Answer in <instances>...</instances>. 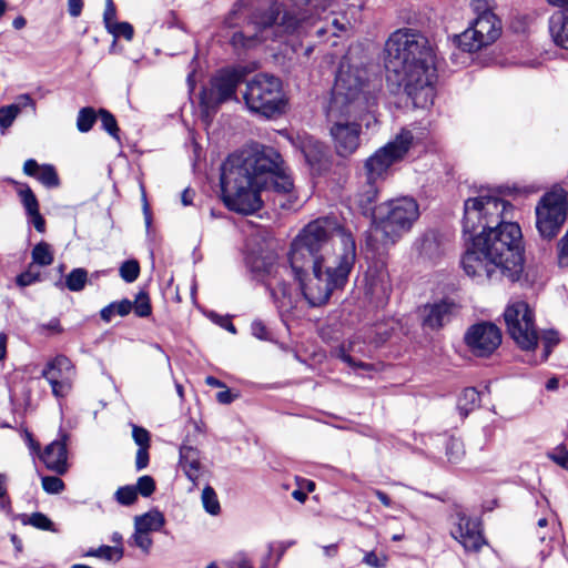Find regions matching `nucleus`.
Listing matches in <instances>:
<instances>
[{
    "label": "nucleus",
    "instance_id": "32",
    "mask_svg": "<svg viewBox=\"0 0 568 568\" xmlns=\"http://www.w3.org/2000/svg\"><path fill=\"white\" fill-rule=\"evenodd\" d=\"M32 262L40 266H48L53 262L51 247L47 242H40L32 248Z\"/></svg>",
    "mask_w": 568,
    "mask_h": 568
},
{
    "label": "nucleus",
    "instance_id": "7",
    "mask_svg": "<svg viewBox=\"0 0 568 568\" xmlns=\"http://www.w3.org/2000/svg\"><path fill=\"white\" fill-rule=\"evenodd\" d=\"M221 171L222 199L229 210L250 215L262 207L261 191L266 190L265 186L226 162Z\"/></svg>",
    "mask_w": 568,
    "mask_h": 568
},
{
    "label": "nucleus",
    "instance_id": "46",
    "mask_svg": "<svg viewBox=\"0 0 568 568\" xmlns=\"http://www.w3.org/2000/svg\"><path fill=\"white\" fill-rule=\"evenodd\" d=\"M42 488L48 494H59L64 489V483L57 476L42 477Z\"/></svg>",
    "mask_w": 568,
    "mask_h": 568
},
{
    "label": "nucleus",
    "instance_id": "63",
    "mask_svg": "<svg viewBox=\"0 0 568 568\" xmlns=\"http://www.w3.org/2000/svg\"><path fill=\"white\" fill-rule=\"evenodd\" d=\"M234 398L235 395H233L230 389H224L216 394L217 402L223 405L231 404L234 400Z\"/></svg>",
    "mask_w": 568,
    "mask_h": 568
},
{
    "label": "nucleus",
    "instance_id": "2",
    "mask_svg": "<svg viewBox=\"0 0 568 568\" xmlns=\"http://www.w3.org/2000/svg\"><path fill=\"white\" fill-rule=\"evenodd\" d=\"M379 91V81L371 80L366 69L341 65L326 109L329 135L338 156L348 158L359 148L361 120L377 105Z\"/></svg>",
    "mask_w": 568,
    "mask_h": 568
},
{
    "label": "nucleus",
    "instance_id": "27",
    "mask_svg": "<svg viewBox=\"0 0 568 568\" xmlns=\"http://www.w3.org/2000/svg\"><path fill=\"white\" fill-rule=\"evenodd\" d=\"M549 31L555 43L568 50V11H557L551 14Z\"/></svg>",
    "mask_w": 568,
    "mask_h": 568
},
{
    "label": "nucleus",
    "instance_id": "31",
    "mask_svg": "<svg viewBox=\"0 0 568 568\" xmlns=\"http://www.w3.org/2000/svg\"><path fill=\"white\" fill-rule=\"evenodd\" d=\"M88 282V271L83 267L73 268L65 276V286L71 292H81Z\"/></svg>",
    "mask_w": 568,
    "mask_h": 568
},
{
    "label": "nucleus",
    "instance_id": "16",
    "mask_svg": "<svg viewBox=\"0 0 568 568\" xmlns=\"http://www.w3.org/2000/svg\"><path fill=\"white\" fill-rule=\"evenodd\" d=\"M282 13V6L277 2L271 3L266 9L256 10L251 21L256 31L252 36H246L242 31L234 32L230 43L234 49H251L268 38V29L276 28Z\"/></svg>",
    "mask_w": 568,
    "mask_h": 568
},
{
    "label": "nucleus",
    "instance_id": "55",
    "mask_svg": "<svg viewBox=\"0 0 568 568\" xmlns=\"http://www.w3.org/2000/svg\"><path fill=\"white\" fill-rule=\"evenodd\" d=\"M386 556L378 557L375 551H368L363 558V562L373 568H382L386 564Z\"/></svg>",
    "mask_w": 568,
    "mask_h": 568
},
{
    "label": "nucleus",
    "instance_id": "20",
    "mask_svg": "<svg viewBox=\"0 0 568 568\" xmlns=\"http://www.w3.org/2000/svg\"><path fill=\"white\" fill-rule=\"evenodd\" d=\"M68 439L67 433H60L59 438L49 444L41 455L47 468L59 475H63L68 470Z\"/></svg>",
    "mask_w": 568,
    "mask_h": 568
},
{
    "label": "nucleus",
    "instance_id": "19",
    "mask_svg": "<svg viewBox=\"0 0 568 568\" xmlns=\"http://www.w3.org/2000/svg\"><path fill=\"white\" fill-rule=\"evenodd\" d=\"M455 527L452 536L463 545L466 550L477 551L484 544V537L477 525L463 511H457Z\"/></svg>",
    "mask_w": 568,
    "mask_h": 568
},
{
    "label": "nucleus",
    "instance_id": "50",
    "mask_svg": "<svg viewBox=\"0 0 568 568\" xmlns=\"http://www.w3.org/2000/svg\"><path fill=\"white\" fill-rule=\"evenodd\" d=\"M116 8L113 0H105V8L103 12V23L106 30H111V26L118 22Z\"/></svg>",
    "mask_w": 568,
    "mask_h": 568
},
{
    "label": "nucleus",
    "instance_id": "28",
    "mask_svg": "<svg viewBox=\"0 0 568 568\" xmlns=\"http://www.w3.org/2000/svg\"><path fill=\"white\" fill-rule=\"evenodd\" d=\"M164 521V516L160 511H149L142 516L135 517L134 528L148 532L152 530L156 531L163 527Z\"/></svg>",
    "mask_w": 568,
    "mask_h": 568
},
{
    "label": "nucleus",
    "instance_id": "15",
    "mask_svg": "<svg viewBox=\"0 0 568 568\" xmlns=\"http://www.w3.org/2000/svg\"><path fill=\"white\" fill-rule=\"evenodd\" d=\"M246 265L255 278L265 282L275 302L280 301V295L283 298L290 295V285L277 278L278 275L288 270L286 266L276 265L272 255L250 254L246 256Z\"/></svg>",
    "mask_w": 568,
    "mask_h": 568
},
{
    "label": "nucleus",
    "instance_id": "58",
    "mask_svg": "<svg viewBox=\"0 0 568 568\" xmlns=\"http://www.w3.org/2000/svg\"><path fill=\"white\" fill-rule=\"evenodd\" d=\"M112 304L114 305L115 314L120 316H125L130 314L133 307V303L128 298H124L120 302H112Z\"/></svg>",
    "mask_w": 568,
    "mask_h": 568
},
{
    "label": "nucleus",
    "instance_id": "42",
    "mask_svg": "<svg viewBox=\"0 0 568 568\" xmlns=\"http://www.w3.org/2000/svg\"><path fill=\"white\" fill-rule=\"evenodd\" d=\"M114 499L122 506H131L138 499V490L134 486H123L114 493Z\"/></svg>",
    "mask_w": 568,
    "mask_h": 568
},
{
    "label": "nucleus",
    "instance_id": "37",
    "mask_svg": "<svg viewBox=\"0 0 568 568\" xmlns=\"http://www.w3.org/2000/svg\"><path fill=\"white\" fill-rule=\"evenodd\" d=\"M109 33H111L114 37V41L110 48V51L113 50L116 43V39L120 37H123L126 41H131L134 36V29L131 23L129 22H115L111 26V30H106Z\"/></svg>",
    "mask_w": 568,
    "mask_h": 568
},
{
    "label": "nucleus",
    "instance_id": "61",
    "mask_svg": "<svg viewBox=\"0 0 568 568\" xmlns=\"http://www.w3.org/2000/svg\"><path fill=\"white\" fill-rule=\"evenodd\" d=\"M338 357L347 363L349 366L352 367H362V368H365L367 367L368 365L365 364V363H362V362H356L349 354L346 353V351L344 348H341L338 351Z\"/></svg>",
    "mask_w": 568,
    "mask_h": 568
},
{
    "label": "nucleus",
    "instance_id": "18",
    "mask_svg": "<svg viewBox=\"0 0 568 568\" xmlns=\"http://www.w3.org/2000/svg\"><path fill=\"white\" fill-rule=\"evenodd\" d=\"M75 375V366L62 354L50 359L41 372V377L49 383L57 399L64 398L71 393Z\"/></svg>",
    "mask_w": 568,
    "mask_h": 568
},
{
    "label": "nucleus",
    "instance_id": "44",
    "mask_svg": "<svg viewBox=\"0 0 568 568\" xmlns=\"http://www.w3.org/2000/svg\"><path fill=\"white\" fill-rule=\"evenodd\" d=\"M22 523L42 530H51L53 526L52 521L42 513H33L27 519H23Z\"/></svg>",
    "mask_w": 568,
    "mask_h": 568
},
{
    "label": "nucleus",
    "instance_id": "39",
    "mask_svg": "<svg viewBox=\"0 0 568 568\" xmlns=\"http://www.w3.org/2000/svg\"><path fill=\"white\" fill-rule=\"evenodd\" d=\"M119 273L124 282L132 283L140 275V264L136 260H128L121 264Z\"/></svg>",
    "mask_w": 568,
    "mask_h": 568
},
{
    "label": "nucleus",
    "instance_id": "57",
    "mask_svg": "<svg viewBox=\"0 0 568 568\" xmlns=\"http://www.w3.org/2000/svg\"><path fill=\"white\" fill-rule=\"evenodd\" d=\"M11 105H17L19 108V113L21 112L22 109L28 108V106H30L32 109V111L36 112V102L31 98V95L28 93L20 94L17 98V102L12 103Z\"/></svg>",
    "mask_w": 568,
    "mask_h": 568
},
{
    "label": "nucleus",
    "instance_id": "4",
    "mask_svg": "<svg viewBox=\"0 0 568 568\" xmlns=\"http://www.w3.org/2000/svg\"><path fill=\"white\" fill-rule=\"evenodd\" d=\"M462 265L468 276L491 280L499 272L511 282L524 268V246L520 226L506 221L467 242Z\"/></svg>",
    "mask_w": 568,
    "mask_h": 568
},
{
    "label": "nucleus",
    "instance_id": "56",
    "mask_svg": "<svg viewBox=\"0 0 568 568\" xmlns=\"http://www.w3.org/2000/svg\"><path fill=\"white\" fill-rule=\"evenodd\" d=\"M149 448L150 447H141L138 448L135 456V467L138 470H142L149 465Z\"/></svg>",
    "mask_w": 568,
    "mask_h": 568
},
{
    "label": "nucleus",
    "instance_id": "62",
    "mask_svg": "<svg viewBox=\"0 0 568 568\" xmlns=\"http://www.w3.org/2000/svg\"><path fill=\"white\" fill-rule=\"evenodd\" d=\"M82 9L83 0H68V11L71 17H79L82 12Z\"/></svg>",
    "mask_w": 568,
    "mask_h": 568
},
{
    "label": "nucleus",
    "instance_id": "23",
    "mask_svg": "<svg viewBox=\"0 0 568 568\" xmlns=\"http://www.w3.org/2000/svg\"><path fill=\"white\" fill-rule=\"evenodd\" d=\"M179 464L187 479L196 486L203 470L201 452L193 446L182 444L179 449Z\"/></svg>",
    "mask_w": 568,
    "mask_h": 568
},
{
    "label": "nucleus",
    "instance_id": "10",
    "mask_svg": "<svg viewBox=\"0 0 568 568\" xmlns=\"http://www.w3.org/2000/svg\"><path fill=\"white\" fill-rule=\"evenodd\" d=\"M535 213L540 237L546 241L555 239L567 220V192L562 187L546 192L538 201Z\"/></svg>",
    "mask_w": 568,
    "mask_h": 568
},
{
    "label": "nucleus",
    "instance_id": "47",
    "mask_svg": "<svg viewBox=\"0 0 568 568\" xmlns=\"http://www.w3.org/2000/svg\"><path fill=\"white\" fill-rule=\"evenodd\" d=\"M135 489L138 494H141L143 497H149L155 490V481L151 476L144 475L138 479Z\"/></svg>",
    "mask_w": 568,
    "mask_h": 568
},
{
    "label": "nucleus",
    "instance_id": "8",
    "mask_svg": "<svg viewBox=\"0 0 568 568\" xmlns=\"http://www.w3.org/2000/svg\"><path fill=\"white\" fill-rule=\"evenodd\" d=\"M243 99L252 113L266 119L285 113L288 102L281 79L270 73H257L246 81Z\"/></svg>",
    "mask_w": 568,
    "mask_h": 568
},
{
    "label": "nucleus",
    "instance_id": "53",
    "mask_svg": "<svg viewBox=\"0 0 568 568\" xmlns=\"http://www.w3.org/2000/svg\"><path fill=\"white\" fill-rule=\"evenodd\" d=\"M494 0H471L470 6L477 16L494 13L493 12Z\"/></svg>",
    "mask_w": 568,
    "mask_h": 568
},
{
    "label": "nucleus",
    "instance_id": "1",
    "mask_svg": "<svg viewBox=\"0 0 568 568\" xmlns=\"http://www.w3.org/2000/svg\"><path fill=\"white\" fill-rule=\"evenodd\" d=\"M356 260L351 232L328 219L308 223L294 239L288 253L291 272L310 306L324 305L348 280Z\"/></svg>",
    "mask_w": 568,
    "mask_h": 568
},
{
    "label": "nucleus",
    "instance_id": "54",
    "mask_svg": "<svg viewBox=\"0 0 568 568\" xmlns=\"http://www.w3.org/2000/svg\"><path fill=\"white\" fill-rule=\"evenodd\" d=\"M549 457L559 466L568 469V450L564 446H558L549 454Z\"/></svg>",
    "mask_w": 568,
    "mask_h": 568
},
{
    "label": "nucleus",
    "instance_id": "33",
    "mask_svg": "<svg viewBox=\"0 0 568 568\" xmlns=\"http://www.w3.org/2000/svg\"><path fill=\"white\" fill-rule=\"evenodd\" d=\"M97 116V112L91 106L80 109L77 118V129L82 133L89 132L93 128Z\"/></svg>",
    "mask_w": 568,
    "mask_h": 568
},
{
    "label": "nucleus",
    "instance_id": "13",
    "mask_svg": "<svg viewBox=\"0 0 568 568\" xmlns=\"http://www.w3.org/2000/svg\"><path fill=\"white\" fill-rule=\"evenodd\" d=\"M507 331L514 342L524 351L537 347L539 335L535 325V315L528 303L517 301L504 312Z\"/></svg>",
    "mask_w": 568,
    "mask_h": 568
},
{
    "label": "nucleus",
    "instance_id": "49",
    "mask_svg": "<svg viewBox=\"0 0 568 568\" xmlns=\"http://www.w3.org/2000/svg\"><path fill=\"white\" fill-rule=\"evenodd\" d=\"M135 531L133 534V542L136 547L142 549L144 552H149L152 546V539L149 536L148 531H143L141 529L134 528Z\"/></svg>",
    "mask_w": 568,
    "mask_h": 568
},
{
    "label": "nucleus",
    "instance_id": "59",
    "mask_svg": "<svg viewBox=\"0 0 568 568\" xmlns=\"http://www.w3.org/2000/svg\"><path fill=\"white\" fill-rule=\"evenodd\" d=\"M27 215L30 217V222L33 224L34 229L39 233H44V231H45V220L41 215L40 211H37L36 213H29Z\"/></svg>",
    "mask_w": 568,
    "mask_h": 568
},
{
    "label": "nucleus",
    "instance_id": "34",
    "mask_svg": "<svg viewBox=\"0 0 568 568\" xmlns=\"http://www.w3.org/2000/svg\"><path fill=\"white\" fill-rule=\"evenodd\" d=\"M88 556L103 558L109 561H119L123 557V548L121 546H101L98 549H91Z\"/></svg>",
    "mask_w": 568,
    "mask_h": 568
},
{
    "label": "nucleus",
    "instance_id": "24",
    "mask_svg": "<svg viewBox=\"0 0 568 568\" xmlns=\"http://www.w3.org/2000/svg\"><path fill=\"white\" fill-rule=\"evenodd\" d=\"M292 143L302 152L311 166L320 164L325 158V145L312 135L298 133L292 139Z\"/></svg>",
    "mask_w": 568,
    "mask_h": 568
},
{
    "label": "nucleus",
    "instance_id": "64",
    "mask_svg": "<svg viewBox=\"0 0 568 568\" xmlns=\"http://www.w3.org/2000/svg\"><path fill=\"white\" fill-rule=\"evenodd\" d=\"M115 315V308H114V305L112 303H110L109 305L104 306L101 311H100V316L101 318L109 323L111 322L112 317Z\"/></svg>",
    "mask_w": 568,
    "mask_h": 568
},
{
    "label": "nucleus",
    "instance_id": "38",
    "mask_svg": "<svg viewBox=\"0 0 568 568\" xmlns=\"http://www.w3.org/2000/svg\"><path fill=\"white\" fill-rule=\"evenodd\" d=\"M98 115L101 120V125H102V129L104 131H106L112 138H114L115 140H119V126H118V122L114 118V115L105 110V109H100L99 112H98Z\"/></svg>",
    "mask_w": 568,
    "mask_h": 568
},
{
    "label": "nucleus",
    "instance_id": "3",
    "mask_svg": "<svg viewBox=\"0 0 568 568\" xmlns=\"http://www.w3.org/2000/svg\"><path fill=\"white\" fill-rule=\"evenodd\" d=\"M384 62L388 80L404 88L414 106L433 104L436 55L425 36L407 28L394 31L385 43Z\"/></svg>",
    "mask_w": 568,
    "mask_h": 568
},
{
    "label": "nucleus",
    "instance_id": "21",
    "mask_svg": "<svg viewBox=\"0 0 568 568\" xmlns=\"http://www.w3.org/2000/svg\"><path fill=\"white\" fill-rule=\"evenodd\" d=\"M414 248L422 258L430 262L440 258L445 252L444 242L434 230H429L418 237L414 243Z\"/></svg>",
    "mask_w": 568,
    "mask_h": 568
},
{
    "label": "nucleus",
    "instance_id": "22",
    "mask_svg": "<svg viewBox=\"0 0 568 568\" xmlns=\"http://www.w3.org/2000/svg\"><path fill=\"white\" fill-rule=\"evenodd\" d=\"M378 196L377 180H371L365 175V181L361 184L354 194V203L358 206L365 216L376 215L377 209L375 203Z\"/></svg>",
    "mask_w": 568,
    "mask_h": 568
},
{
    "label": "nucleus",
    "instance_id": "9",
    "mask_svg": "<svg viewBox=\"0 0 568 568\" xmlns=\"http://www.w3.org/2000/svg\"><path fill=\"white\" fill-rule=\"evenodd\" d=\"M419 217V206L413 197L404 196L390 200L377 209L375 222L386 243H396L403 234L410 231Z\"/></svg>",
    "mask_w": 568,
    "mask_h": 568
},
{
    "label": "nucleus",
    "instance_id": "41",
    "mask_svg": "<svg viewBox=\"0 0 568 568\" xmlns=\"http://www.w3.org/2000/svg\"><path fill=\"white\" fill-rule=\"evenodd\" d=\"M465 455L463 442L458 438H449L446 443V456L450 463H458Z\"/></svg>",
    "mask_w": 568,
    "mask_h": 568
},
{
    "label": "nucleus",
    "instance_id": "5",
    "mask_svg": "<svg viewBox=\"0 0 568 568\" xmlns=\"http://www.w3.org/2000/svg\"><path fill=\"white\" fill-rule=\"evenodd\" d=\"M231 168H235L250 175L255 183L278 194H291L294 183L284 164L280 152L272 146L256 144L252 148L233 153L225 160Z\"/></svg>",
    "mask_w": 568,
    "mask_h": 568
},
{
    "label": "nucleus",
    "instance_id": "43",
    "mask_svg": "<svg viewBox=\"0 0 568 568\" xmlns=\"http://www.w3.org/2000/svg\"><path fill=\"white\" fill-rule=\"evenodd\" d=\"M19 115V108L17 105H4L0 108V129L3 132L10 128Z\"/></svg>",
    "mask_w": 568,
    "mask_h": 568
},
{
    "label": "nucleus",
    "instance_id": "35",
    "mask_svg": "<svg viewBox=\"0 0 568 568\" xmlns=\"http://www.w3.org/2000/svg\"><path fill=\"white\" fill-rule=\"evenodd\" d=\"M202 504L204 509L213 516L219 515L221 507L215 490L210 486H205L202 491Z\"/></svg>",
    "mask_w": 568,
    "mask_h": 568
},
{
    "label": "nucleus",
    "instance_id": "11",
    "mask_svg": "<svg viewBox=\"0 0 568 568\" xmlns=\"http://www.w3.org/2000/svg\"><path fill=\"white\" fill-rule=\"evenodd\" d=\"M253 71L247 65H236L220 70L210 82L209 89L200 94L201 105L206 110L216 111L224 102L236 99L237 85L245 81L246 75Z\"/></svg>",
    "mask_w": 568,
    "mask_h": 568
},
{
    "label": "nucleus",
    "instance_id": "52",
    "mask_svg": "<svg viewBox=\"0 0 568 568\" xmlns=\"http://www.w3.org/2000/svg\"><path fill=\"white\" fill-rule=\"evenodd\" d=\"M252 335L261 341L270 339L267 327L261 320H254L251 324Z\"/></svg>",
    "mask_w": 568,
    "mask_h": 568
},
{
    "label": "nucleus",
    "instance_id": "25",
    "mask_svg": "<svg viewBox=\"0 0 568 568\" xmlns=\"http://www.w3.org/2000/svg\"><path fill=\"white\" fill-rule=\"evenodd\" d=\"M23 173L28 176L36 178L41 184L48 189L58 187L60 180L53 165H39L33 159H29L23 164Z\"/></svg>",
    "mask_w": 568,
    "mask_h": 568
},
{
    "label": "nucleus",
    "instance_id": "45",
    "mask_svg": "<svg viewBox=\"0 0 568 568\" xmlns=\"http://www.w3.org/2000/svg\"><path fill=\"white\" fill-rule=\"evenodd\" d=\"M37 282H40V272L33 271L32 265L16 277V283L20 287H26Z\"/></svg>",
    "mask_w": 568,
    "mask_h": 568
},
{
    "label": "nucleus",
    "instance_id": "48",
    "mask_svg": "<svg viewBox=\"0 0 568 568\" xmlns=\"http://www.w3.org/2000/svg\"><path fill=\"white\" fill-rule=\"evenodd\" d=\"M132 438H133L134 443L139 446V448L150 447L151 436H150V433L148 429L133 424L132 425Z\"/></svg>",
    "mask_w": 568,
    "mask_h": 568
},
{
    "label": "nucleus",
    "instance_id": "26",
    "mask_svg": "<svg viewBox=\"0 0 568 568\" xmlns=\"http://www.w3.org/2000/svg\"><path fill=\"white\" fill-rule=\"evenodd\" d=\"M454 303L440 301L432 305H426L424 308V326L438 329L450 321Z\"/></svg>",
    "mask_w": 568,
    "mask_h": 568
},
{
    "label": "nucleus",
    "instance_id": "17",
    "mask_svg": "<svg viewBox=\"0 0 568 568\" xmlns=\"http://www.w3.org/2000/svg\"><path fill=\"white\" fill-rule=\"evenodd\" d=\"M503 339L500 328L491 322H479L469 326L464 342L476 357H489L500 346Z\"/></svg>",
    "mask_w": 568,
    "mask_h": 568
},
{
    "label": "nucleus",
    "instance_id": "14",
    "mask_svg": "<svg viewBox=\"0 0 568 568\" xmlns=\"http://www.w3.org/2000/svg\"><path fill=\"white\" fill-rule=\"evenodd\" d=\"M501 33L499 19L495 13L477 16L470 26L455 36V43L465 52H476L494 43Z\"/></svg>",
    "mask_w": 568,
    "mask_h": 568
},
{
    "label": "nucleus",
    "instance_id": "29",
    "mask_svg": "<svg viewBox=\"0 0 568 568\" xmlns=\"http://www.w3.org/2000/svg\"><path fill=\"white\" fill-rule=\"evenodd\" d=\"M480 397L475 387L465 388L458 397L457 408L463 417L479 406Z\"/></svg>",
    "mask_w": 568,
    "mask_h": 568
},
{
    "label": "nucleus",
    "instance_id": "6",
    "mask_svg": "<svg viewBox=\"0 0 568 568\" xmlns=\"http://www.w3.org/2000/svg\"><path fill=\"white\" fill-rule=\"evenodd\" d=\"M514 206L493 194L469 197L464 203L463 234L466 243L479 232H487L513 217Z\"/></svg>",
    "mask_w": 568,
    "mask_h": 568
},
{
    "label": "nucleus",
    "instance_id": "36",
    "mask_svg": "<svg viewBox=\"0 0 568 568\" xmlns=\"http://www.w3.org/2000/svg\"><path fill=\"white\" fill-rule=\"evenodd\" d=\"M300 24V19L290 11H283L277 21V29L274 32L277 36L278 32L283 33H292L294 32Z\"/></svg>",
    "mask_w": 568,
    "mask_h": 568
},
{
    "label": "nucleus",
    "instance_id": "60",
    "mask_svg": "<svg viewBox=\"0 0 568 568\" xmlns=\"http://www.w3.org/2000/svg\"><path fill=\"white\" fill-rule=\"evenodd\" d=\"M8 476L0 473V506L4 507L9 504L8 490H7Z\"/></svg>",
    "mask_w": 568,
    "mask_h": 568
},
{
    "label": "nucleus",
    "instance_id": "51",
    "mask_svg": "<svg viewBox=\"0 0 568 568\" xmlns=\"http://www.w3.org/2000/svg\"><path fill=\"white\" fill-rule=\"evenodd\" d=\"M541 339L545 344V357L547 358L551 352V348L559 343L558 333L556 331L544 332Z\"/></svg>",
    "mask_w": 568,
    "mask_h": 568
},
{
    "label": "nucleus",
    "instance_id": "40",
    "mask_svg": "<svg viewBox=\"0 0 568 568\" xmlns=\"http://www.w3.org/2000/svg\"><path fill=\"white\" fill-rule=\"evenodd\" d=\"M135 315L139 317H148L152 313V307L150 303V298L148 293L141 291L135 297V301L132 302Z\"/></svg>",
    "mask_w": 568,
    "mask_h": 568
},
{
    "label": "nucleus",
    "instance_id": "12",
    "mask_svg": "<svg viewBox=\"0 0 568 568\" xmlns=\"http://www.w3.org/2000/svg\"><path fill=\"white\" fill-rule=\"evenodd\" d=\"M414 143L412 131L402 129L387 144L372 154L364 164L365 175L371 180L384 179L392 165L407 155Z\"/></svg>",
    "mask_w": 568,
    "mask_h": 568
},
{
    "label": "nucleus",
    "instance_id": "30",
    "mask_svg": "<svg viewBox=\"0 0 568 568\" xmlns=\"http://www.w3.org/2000/svg\"><path fill=\"white\" fill-rule=\"evenodd\" d=\"M19 187L17 190L20 201L26 210V213H36L39 211V202L31 187L26 183H16Z\"/></svg>",
    "mask_w": 568,
    "mask_h": 568
}]
</instances>
